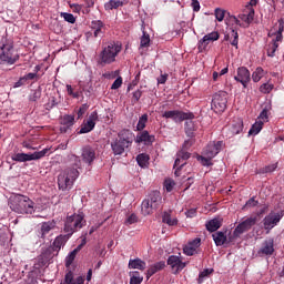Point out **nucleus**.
Returning <instances> with one entry per match:
<instances>
[{"label": "nucleus", "instance_id": "obj_1", "mask_svg": "<svg viewBox=\"0 0 284 284\" xmlns=\"http://www.w3.org/2000/svg\"><path fill=\"white\" fill-rule=\"evenodd\" d=\"M70 163L72 166L65 169L62 173L58 175V186L59 190H72L74 181L79 179V170L82 168L81 158L78 155H70Z\"/></svg>", "mask_w": 284, "mask_h": 284}, {"label": "nucleus", "instance_id": "obj_2", "mask_svg": "<svg viewBox=\"0 0 284 284\" xmlns=\"http://www.w3.org/2000/svg\"><path fill=\"white\" fill-rule=\"evenodd\" d=\"M9 207L12 212H16V214H34L37 210L34 202L30 197L21 194H16L10 197Z\"/></svg>", "mask_w": 284, "mask_h": 284}, {"label": "nucleus", "instance_id": "obj_3", "mask_svg": "<svg viewBox=\"0 0 284 284\" xmlns=\"http://www.w3.org/2000/svg\"><path fill=\"white\" fill-rule=\"evenodd\" d=\"M122 47L119 42H110L99 54V65H110L116 61V57L121 52Z\"/></svg>", "mask_w": 284, "mask_h": 284}, {"label": "nucleus", "instance_id": "obj_4", "mask_svg": "<svg viewBox=\"0 0 284 284\" xmlns=\"http://www.w3.org/2000/svg\"><path fill=\"white\" fill-rule=\"evenodd\" d=\"M85 225V216L83 213L68 216L64 222V233L72 236L74 232H79Z\"/></svg>", "mask_w": 284, "mask_h": 284}, {"label": "nucleus", "instance_id": "obj_5", "mask_svg": "<svg viewBox=\"0 0 284 284\" xmlns=\"http://www.w3.org/2000/svg\"><path fill=\"white\" fill-rule=\"evenodd\" d=\"M132 145V140L124 133H119L118 139L111 142V150L115 156H121L126 148Z\"/></svg>", "mask_w": 284, "mask_h": 284}, {"label": "nucleus", "instance_id": "obj_6", "mask_svg": "<svg viewBox=\"0 0 284 284\" xmlns=\"http://www.w3.org/2000/svg\"><path fill=\"white\" fill-rule=\"evenodd\" d=\"M14 47L10 43L0 42V61L14 65L19 61V54H14Z\"/></svg>", "mask_w": 284, "mask_h": 284}, {"label": "nucleus", "instance_id": "obj_7", "mask_svg": "<svg viewBox=\"0 0 284 284\" xmlns=\"http://www.w3.org/2000/svg\"><path fill=\"white\" fill-rule=\"evenodd\" d=\"M226 109H227V92L219 91L213 95L211 110H214L216 114H221Z\"/></svg>", "mask_w": 284, "mask_h": 284}, {"label": "nucleus", "instance_id": "obj_8", "mask_svg": "<svg viewBox=\"0 0 284 284\" xmlns=\"http://www.w3.org/2000/svg\"><path fill=\"white\" fill-rule=\"evenodd\" d=\"M48 152H50V149H43L42 151H37L34 153H14L11 159L12 161H17L18 163L39 161V159H43V156H45Z\"/></svg>", "mask_w": 284, "mask_h": 284}, {"label": "nucleus", "instance_id": "obj_9", "mask_svg": "<svg viewBox=\"0 0 284 284\" xmlns=\"http://www.w3.org/2000/svg\"><path fill=\"white\" fill-rule=\"evenodd\" d=\"M163 119H171L174 123H181L186 121L187 119H194V113L192 112H183L179 110L164 111L162 112Z\"/></svg>", "mask_w": 284, "mask_h": 284}, {"label": "nucleus", "instance_id": "obj_10", "mask_svg": "<svg viewBox=\"0 0 284 284\" xmlns=\"http://www.w3.org/2000/svg\"><path fill=\"white\" fill-rule=\"evenodd\" d=\"M283 216H284V211H280V212L272 211L263 220L264 230H273V227H276V225L281 223V219H283Z\"/></svg>", "mask_w": 284, "mask_h": 284}, {"label": "nucleus", "instance_id": "obj_11", "mask_svg": "<svg viewBox=\"0 0 284 284\" xmlns=\"http://www.w3.org/2000/svg\"><path fill=\"white\" fill-rule=\"evenodd\" d=\"M223 145H224L223 141L209 142L203 150V155L207 156L209 159H214V156H216V154H219V152L223 150Z\"/></svg>", "mask_w": 284, "mask_h": 284}, {"label": "nucleus", "instance_id": "obj_12", "mask_svg": "<svg viewBox=\"0 0 284 284\" xmlns=\"http://www.w3.org/2000/svg\"><path fill=\"white\" fill-rule=\"evenodd\" d=\"M231 19L232 21H234V23H236V26H240V28H243V26H245L243 23L250 26V23L254 21V9L250 8L248 11H246L245 13H240L237 18L236 16H232ZM241 21H243V23Z\"/></svg>", "mask_w": 284, "mask_h": 284}, {"label": "nucleus", "instance_id": "obj_13", "mask_svg": "<svg viewBox=\"0 0 284 284\" xmlns=\"http://www.w3.org/2000/svg\"><path fill=\"white\" fill-rule=\"evenodd\" d=\"M97 121H99V113L97 111H93L85 123L82 124L79 134H88L89 132H92L94 130V126L97 125Z\"/></svg>", "mask_w": 284, "mask_h": 284}, {"label": "nucleus", "instance_id": "obj_14", "mask_svg": "<svg viewBox=\"0 0 284 284\" xmlns=\"http://www.w3.org/2000/svg\"><path fill=\"white\" fill-rule=\"evenodd\" d=\"M234 79L237 81V83H241L243 88H247V83L252 81V75L247 68L240 67L237 68V72L236 75H234Z\"/></svg>", "mask_w": 284, "mask_h": 284}, {"label": "nucleus", "instance_id": "obj_15", "mask_svg": "<svg viewBox=\"0 0 284 284\" xmlns=\"http://www.w3.org/2000/svg\"><path fill=\"white\" fill-rule=\"evenodd\" d=\"M190 156H191L190 152H187V150L185 149H181L178 152L176 159L174 162V169H176L175 176L180 175L179 171L181 170V168H183V165H185V162L187 161V159H190Z\"/></svg>", "mask_w": 284, "mask_h": 284}, {"label": "nucleus", "instance_id": "obj_16", "mask_svg": "<svg viewBox=\"0 0 284 284\" xmlns=\"http://www.w3.org/2000/svg\"><path fill=\"white\" fill-rule=\"evenodd\" d=\"M253 225H256V217H247L235 227L233 232L234 236H240L244 232L252 230Z\"/></svg>", "mask_w": 284, "mask_h": 284}, {"label": "nucleus", "instance_id": "obj_17", "mask_svg": "<svg viewBox=\"0 0 284 284\" xmlns=\"http://www.w3.org/2000/svg\"><path fill=\"white\" fill-rule=\"evenodd\" d=\"M168 265L174 270V274H179V272H182V270H185V263L181 261V257L176 255H171L168 258Z\"/></svg>", "mask_w": 284, "mask_h": 284}, {"label": "nucleus", "instance_id": "obj_18", "mask_svg": "<svg viewBox=\"0 0 284 284\" xmlns=\"http://www.w3.org/2000/svg\"><path fill=\"white\" fill-rule=\"evenodd\" d=\"M257 254L258 256H272L274 254V240L264 241Z\"/></svg>", "mask_w": 284, "mask_h": 284}, {"label": "nucleus", "instance_id": "obj_19", "mask_svg": "<svg viewBox=\"0 0 284 284\" xmlns=\"http://www.w3.org/2000/svg\"><path fill=\"white\" fill-rule=\"evenodd\" d=\"M199 247H201V237H196L189 242L187 245L184 246L183 252L186 254V256H194Z\"/></svg>", "mask_w": 284, "mask_h": 284}, {"label": "nucleus", "instance_id": "obj_20", "mask_svg": "<svg viewBox=\"0 0 284 284\" xmlns=\"http://www.w3.org/2000/svg\"><path fill=\"white\" fill-rule=\"evenodd\" d=\"M94 159H97V152L92 149V146H84L82 149V161L83 163H94Z\"/></svg>", "mask_w": 284, "mask_h": 284}, {"label": "nucleus", "instance_id": "obj_21", "mask_svg": "<svg viewBox=\"0 0 284 284\" xmlns=\"http://www.w3.org/2000/svg\"><path fill=\"white\" fill-rule=\"evenodd\" d=\"M154 135H150L148 131H140L135 136V143H143L144 145H152Z\"/></svg>", "mask_w": 284, "mask_h": 284}, {"label": "nucleus", "instance_id": "obj_22", "mask_svg": "<svg viewBox=\"0 0 284 284\" xmlns=\"http://www.w3.org/2000/svg\"><path fill=\"white\" fill-rule=\"evenodd\" d=\"M52 258V253L50 251L43 252L41 255L38 256V262L36 267L39 270L41 267H45V265L50 264V260Z\"/></svg>", "mask_w": 284, "mask_h": 284}, {"label": "nucleus", "instance_id": "obj_23", "mask_svg": "<svg viewBox=\"0 0 284 284\" xmlns=\"http://www.w3.org/2000/svg\"><path fill=\"white\" fill-rule=\"evenodd\" d=\"M123 6H128V0H110L104 3V10H116Z\"/></svg>", "mask_w": 284, "mask_h": 284}, {"label": "nucleus", "instance_id": "obj_24", "mask_svg": "<svg viewBox=\"0 0 284 284\" xmlns=\"http://www.w3.org/2000/svg\"><path fill=\"white\" fill-rule=\"evenodd\" d=\"M84 283H85V278L83 276H78L74 280V275L72 274V272H69L65 274V277L62 284H84Z\"/></svg>", "mask_w": 284, "mask_h": 284}, {"label": "nucleus", "instance_id": "obj_25", "mask_svg": "<svg viewBox=\"0 0 284 284\" xmlns=\"http://www.w3.org/2000/svg\"><path fill=\"white\" fill-rule=\"evenodd\" d=\"M146 200H149L151 205L158 210V207L161 205V193L159 191H152Z\"/></svg>", "mask_w": 284, "mask_h": 284}, {"label": "nucleus", "instance_id": "obj_26", "mask_svg": "<svg viewBox=\"0 0 284 284\" xmlns=\"http://www.w3.org/2000/svg\"><path fill=\"white\" fill-rule=\"evenodd\" d=\"M162 221L170 226L179 225V220L176 217H172V211H165L162 215Z\"/></svg>", "mask_w": 284, "mask_h": 284}, {"label": "nucleus", "instance_id": "obj_27", "mask_svg": "<svg viewBox=\"0 0 284 284\" xmlns=\"http://www.w3.org/2000/svg\"><path fill=\"white\" fill-rule=\"evenodd\" d=\"M61 132H68L69 128H72L74 125V115H64L61 121Z\"/></svg>", "mask_w": 284, "mask_h": 284}, {"label": "nucleus", "instance_id": "obj_28", "mask_svg": "<svg viewBox=\"0 0 284 284\" xmlns=\"http://www.w3.org/2000/svg\"><path fill=\"white\" fill-rule=\"evenodd\" d=\"M70 239V235L67 233L65 235H60L58 237H55L54 242H53V247L55 251L61 250V247H63V245H65V243H68V240Z\"/></svg>", "mask_w": 284, "mask_h": 284}, {"label": "nucleus", "instance_id": "obj_29", "mask_svg": "<svg viewBox=\"0 0 284 284\" xmlns=\"http://www.w3.org/2000/svg\"><path fill=\"white\" fill-rule=\"evenodd\" d=\"M212 237L217 246L225 245V241H227V235L222 231L213 233Z\"/></svg>", "mask_w": 284, "mask_h": 284}, {"label": "nucleus", "instance_id": "obj_30", "mask_svg": "<svg viewBox=\"0 0 284 284\" xmlns=\"http://www.w3.org/2000/svg\"><path fill=\"white\" fill-rule=\"evenodd\" d=\"M231 134H241L243 132V120L236 119L233 121L231 128Z\"/></svg>", "mask_w": 284, "mask_h": 284}, {"label": "nucleus", "instance_id": "obj_31", "mask_svg": "<svg viewBox=\"0 0 284 284\" xmlns=\"http://www.w3.org/2000/svg\"><path fill=\"white\" fill-rule=\"evenodd\" d=\"M129 270H145V262L141 258L130 260L129 261Z\"/></svg>", "mask_w": 284, "mask_h": 284}, {"label": "nucleus", "instance_id": "obj_32", "mask_svg": "<svg viewBox=\"0 0 284 284\" xmlns=\"http://www.w3.org/2000/svg\"><path fill=\"white\" fill-rule=\"evenodd\" d=\"M141 207H142V214H144V216L152 214L154 212V210H156L148 199H145L142 202Z\"/></svg>", "mask_w": 284, "mask_h": 284}, {"label": "nucleus", "instance_id": "obj_33", "mask_svg": "<svg viewBox=\"0 0 284 284\" xmlns=\"http://www.w3.org/2000/svg\"><path fill=\"white\" fill-rule=\"evenodd\" d=\"M219 32H211L203 37L200 42L204 48L210 44V41H219Z\"/></svg>", "mask_w": 284, "mask_h": 284}, {"label": "nucleus", "instance_id": "obj_34", "mask_svg": "<svg viewBox=\"0 0 284 284\" xmlns=\"http://www.w3.org/2000/svg\"><path fill=\"white\" fill-rule=\"evenodd\" d=\"M81 252V246H77L72 252L69 253V255L65 257V266L70 267L72 263H74V258H77V254Z\"/></svg>", "mask_w": 284, "mask_h": 284}, {"label": "nucleus", "instance_id": "obj_35", "mask_svg": "<svg viewBox=\"0 0 284 284\" xmlns=\"http://www.w3.org/2000/svg\"><path fill=\"white\" fill-rule=\"evenodd\" d=\"M205 227L209 232H216L221 227V220L213 219L209 222H206Z\"/></svg>", "mask_w": 284, "mask_h": 284}, {"label": "nucleus", "instance_id": "obj_36", "mask_svg": "<svg viewBox=\"0 0 284 284\" xmlns=\"http://www.w3.org/2000/svg\"><path fill=\"white\" fill-rule=\"evenodd\" d=\"M281 41H276V39H273L267 48V57H275L276 50H278V45H281Z\"/></svg>", "mask_w": 284, "mask_h": 284}, {"label": "nucleus", "instance_id": "obj_37", "mask_svg": "<svg viewBox=\"0 0 284 284\" xmlns=\"http://www.w3.org/2000/svg\"><path fill=\"white\" fill-rule=\"evenodd\" d=\"M91 28L94 30L93 36L99 37L102 34L103 30V22L101 20H95L91 22Z\"/></svg>", "mask_w": 284, "mask_h": 284}, {"label": "nucleus", "instance_id": "obj_38", "mask_svg": "<svg viewBox=\"0 0 284 284\" xmlns=\"http://www.w3.org/2000/svg\"><path fill=\"white\" fill-rule=\"evenodd\" d=\"M184 125L186 136H189L190 139L194 138V122H192V119H186Z\"/></svg>", "mask_w": 284, "mask_h": 284}, {"label": "nucleus", "instance_id": "obj_39", "mask_svg": "<svg viewBox=\"0 0 284 284\" xmlns=\"http://www.w3.org/2000/svg\"><path fill=\"white\" fill-rule=\"evenodd\" d=\"M136 161H138V165H140V168H148V165L150 163V155H148L145 153H141L136 156Z\"/></svg>", "mask_w": 284, "mask_h": 284}, {"label": "nucleus", "instance_id": "obj_40", "mask_svg": "<svg viewBox=\"0 0 284 284\" xmlns=\"http://www.w3.org/2000/svg\"><path fill=\"white\" fill-rule=\"evenodd\" d=\"M263 130V121H256L248 131V136H256Z\"/></svg>", "mask_w": 284, "mask_h": 284}, {"label": "nucleus", "instance_id": "obj_41", "mask_svg": "<svg viewBox=\"0 0 284 284\" xmlns=\"http://www.w3.org/2000/svg\"><path fill=\"white\" fill-rule=\"evenodd\" d=\"M270 110H272V104H266L258 115V119L263 124L270 119Z\"/></svg>", "mask_w": 284, "mask_h": 284}, {"label": "nucleus", "instance_id": "obj_42", "mask_svg": "<svg viewBox=\"0 0 284 284\" xmlns=\"http://www.w3.org/2000/svg\"><path fill=\"white\" fill-rule=\"evenodd\" d=\"M54 230V222H44L41 225V236L42 239L45 236V234H50V232Z\"/></svg>", "mask_w": 284, "mask_h": 284}, {"label": "nucleus", "instance_id": "obj_43", "mask_svg": "<svg viewBox=\"0 0 284 284\" xmlns=\"http://www.w3.org/2000/svg\"><path fill=\"white\" fill-rule=\"evenodd\" d=\"M264 77H265V70H263V68L258 67L253 72L252 80L254 81V83H258V81H261V79Z\"/></svg>", "mask_w": 284, "mask_h": 284}, {"label": "nucleus", "instance_id": "obj_44", "mask_svg": "<svg viewBox=\"0 0 284 284\" xmlns=\"http://www.w3.org/2000/svg\"><path fill=\"white\" fill-rule=\"evenodd\" d=\"M145 125H148V114L144 113L142 116L139 118L136 130L138 132H142L145 130Z\"/></svg>", "mask_w": 284, "mask_h": 284}, {"label": "nucleus", "instance_id": "obj_45", "mask_svg": "<svg viewBox=\"0 0 284 284\" xmlns=\"http://www.w3.org/2000/svg\"><path fill=\"white\" fill-rule=\"evenodd\" d=\"M144 48H150V34L143 31L142 37L140 38V50Z\"/></svg>", "mask_w": 284, "mask_h": 284}, {"label": "nucleus", "instance_id": "obj_46", "mask_svg": "<svg viewBox=\"0 0 284 284\" xmlns=\"http://www.w3.org/2000/svg\"><path fill=\"white\" fill-rule=\"evenodd\" d=\"M226 37H227L226 39H233L231 41V45L239 48V32H236V30L232 29L231 33Z\"/></svg>", "mask_w": 284, "mask_h": 284}, {"label": "nucleus", "instance_id": "obj_47", "mask_svg": "<svg viewBox=\"0 0 284 284\" xmlns=\"http://www.w3.org/2000/svg\"><path fill=\"white\" fill-rule=\"evenodd\" d=\"M130 276H131L130 284H141V283H143V277H141L139 272H136V271L131 272Z\"/></svg>", "mask_w": 284, "mask_h": 284}, {"label": "nucleus", "instance_id": "obj_48", "mask_svg": "<svg viewBox=\"0 0 284 284\" xmlns=\"http://www.w3.org/2000/svg\"><path fill=\"white\" fill-rule=\"evenodd\" d=\"M213 273H214V268H205L200 273L197 283L199 284L203 283L204 278H207V276H210V274H213Z\"/></svg>", "mask_w": 284, "mask_h": 284}, {"label": "nucleus", "instance_id": "obj_49", "mask_svg": "<svg viewBox=\"0 0 284 284\" xmlns=\"http://www.w3.org/2000/svg\"><path fill=\"white\" fill-rule=\"evenodd\" d=\"M273 90H274V84L270 82L263 83L260 87V92H262V94H270Z\"/></svg>", "mask_w": 284, "mask_h": 284}, {"label": "nucleus", "instance_id": "obj_50", "mask_svg": "<svg viewBox=\"0 0 284 284\" xmlns=\"http://www.w3.org/2000/svg\"><path fill=\"white\" fill-rule=\"evenodd\" d=\"M41 99V88H38L36 90H32L30 95H29V101H39Z\"/></svg>", "mask_w": 284, "mask_h": 284}, {"label": "nucleus", "instance_id": "obj_51", "mask_svg": "<svg viewBox=\"0 0 284 284\" xmlns=\"http://www.w3.org/2000/svg\"><path fill=\"white\" fill-rule=\"evenodd\" d=\"M212 159L213 158H209V156H205V155H200L197 158V161H201V164L204 165L205 168H210L212 164Z\"/></svg>", "mask_w": 284, "mask_h": 284}, {"label": "nucleus", "instance_id": "obj_52", "mask_svg": "<svg viewBox=\"0 0 284 284\" xmlns=\"http://www.w3.org/2000/svg\"><path fill=\"white\" fill-rule=\"evenodd\" d=\"M62 19L67 21L68 23H77V18H74V14L68 13V12H62L61 13Z\"/></svg>", "mask_w": 284, "mask_h": 284}, {"label": "nucleus", "instance_id": "obj_53", "mask_svg": "<svg viewBox=\"0 0 284 284\" xmlns=\"http://www.w3.org/2000/svg\"><path fill=\"white\" fill-rule=\"evenodd\" d=\"M278 23H280V28H278V30L275 32V40H276V41H280V42H283L284 26H283V23H282L281 20H278Z\"/></svg>", "mask_w": 284, "mask_h": 284}, {"label": "nucleus", "instance_id": "obj_54", "mask_svg": "<svg viewBox=\"0 0 284 284\" xmlns=\"http://www.w3.org/2000/svg\"><path fill=\"white\" fill-rule=\"evenodd\" d=\"M67 92L69 97H72L73 99H79L81 97V93L79 91L74 92V89L70 84H67Z\"/></svg>", "mask_w": 284, "mask_h": 284}, {"label": "nucleus", "instance_id": "obj_55", "mask_svg": "<svg viewBox=\"0 0 284 284\" xmlns=\"http://www.w3.org/2000/svg\"><path fill=\"white\" fill-rule=\"evenodd\" d=\"M174 185H176V183H174L171 179L164 181L166 192H172L174 190Z\"/></svg>", "mask_w": 284, "mask_h": 284}, {"label": "nucleus", "instance_id": "obj_56", "mask_svg": "<svg viewBox=\"0 0 284 284\" xmlns=\"http://www.w3.org/2000/svg\"><path fill=\"white\" fill-rule=\"evenodd\" d=\"M123 85V78L119 77L118 79L114 80V82L111 85V90H119Z\"/></svg>", "mask_w": 284, "mask_h": 284}, {"label": "nucleus", "instance_id": "obj_57", "mask_svg": "<svg viewBox=\"0 0 284 284\" xmlns=\"http://www.w3.org/2000/svg\"><path fill=\"white\" fill-rule=\"evenodd\" d=\"M215 19L223 21L225 19V11L223 9H215Z\"/></svg>", "mask_w": 284, "mask_h": 284}, {"label": "nucleus", "instance_id": "obj_58", "mask_svg": "<svg viewBox=\"0 0 284 284\" xmlns=\"http://www.w3.org/2000/svg\"><path fill=\"white\" fill-rule=\"evenodd\" d=\"M88 104H82L80 109L78 110V119H82V116L88 112Z\"/></svg>", "mask_w": 284, "mask_h": 284}, {"label": "nucleus", "instance_id": "obj_59", "mask_svg": "<svg viewBox=\"0 0 284 284\" xmlns=\"http://www.w3.org/2000/svg\"><path fill=\"white\" fill-rule=\"evenodd\" d=\"M138 217L136 214H131L126 220H125V224L126 225H133V223H136Z\"/></svg>", "mask_w": 284, "mask_h": 284}, {"label": "nucleus", "instance_id": "obj_60", "mask_svg": "<svg viewBox=\"0 0 284 284\" xmlns=\"http://www.w3.org/2000/svg\"><path fill=\"white\" fill-rule=\"evenodd\" d=\"M256 205H258V201H256L254 197H251L246 202V207H256Z\"/></svg>", "mask_w": 284, "mask_h": 284}, {"label": "nucleus", "instance_id": "obj_61", "mask_svg": "<svg viewBox=\"0 0 284 284\" xmlns=\"http://www.w3.org/2000/svg\"><path fill=\"white\" fill-rule=\"evenodd\" d=\"M185 215L187 219H194V216H196V209H191V210L186 211Z\"/></svg>", "mask_w": 284, "mask_h": 284}, {"label": "nucleus", "instance_id": "obj_62", "mask_svg": "<svg viewBox=\"0 0 284 284\" xmlns=\"http://www.w3.org/2000/svg\"><path fill=\"white\" fill-rule=\"evenodd\" d=\"M194 142L192 140H186L183 145H182V150H190L191 145H193Z\"/></svg>", "mask_w": 284, "mask_h": 284}, {"label": "nucleus", "instance_id": "obj_63", "mask_svg": "<svg viewBox=\"0 0 284 284\" xmlns=\"http://www.w3.org/2000/svg\"><path fill=\"white\" fill-rule=\"evenodd\" d=\"M22 85H26V78H20L19 81H17L13 85V88H21Z\"/></svg>", "mask_w": 284, "mask_h": 284}, {"label": "nucleus", "instance_id": "obj_64", "mask_svg": "<svg viewBox=\"0 0 284 284\" xmlns=\"http://www.w3.org/2000/svg\"><path fill=\"white\" fill-rule=\"evenodd\" d=\"M70 8L73 10V12H79L80 10L83 9V6L73 3V4H70Z\"/></svg>", "mask_w": 284, "mask_h": 284}]
</instances>
